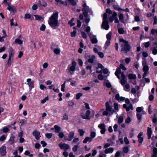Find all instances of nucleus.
Wrapping results in <instances>:
<instances>
[{
    "label": "nucleus",
    "instance_id": "f257e3e1",
    "mask_svg": "<svg viewBox=\"0 0 157 157\" xmlns=\"http://www.w3.org/2000/svg\"><path fill=\"white\" fill-rule=\"evenodd\" d=\"M58 13H53L50 17L48 21L49 25L53 29H56L59 25L58 21Z\"/></svg>",
    "mask_w": 157,
    "mask_h": 157
},
{
    "label": "nucleus",
    "instance_id": "f03ea898",
    "mask_svg": "<svg viewBox=\"0 0 157 157\" xmlns=\"http://www.w3.org/2000/svg\"><path fill=\"white\" fill-rule=\"evenodd\" d=\"M105 110L104 109H101L100 111V112L103 111L102 115L103 116H111L114 112V110L112 109V106L110 105L109 101H107L105 103Z\"/></svg>",
    "mask_w": 157,
    "mask_h": 157
},
{
    "label": "nucleus",
    "instance_id": "7ed1b4c3",
    "mask_svg": "<svg viewBox=\"0 0 157 157\" xmlns=\"http://www.w3.org/2000/svg\"><path fill=\"white\" fill-rule=\"evenodd\" d=\"M83 8L82 9V11L83 12V14L84 16L86 18L85 21L87 24L90 21V18L87 17L88 13H89V15H91L93 13L91 10L89 8V7L87 6L86 3L83 5Z\"/></svg>",
    "mask_w": 157,
    "mask_h": 157
},
{
    "label": "nucleus",
    "instance_id": "20e7f679",
    "mask_svg": "<svg viewBox=\"0 0 157 157\" xmlns=\"http://www.w3.org/2000/svg\"><path fill=\"white\" fill-rule=\"evenodd\" d=\"M124 100L127 104H123V108L125 109L127 111H128L130 110H132L134 109L132 104L130 103L129 100L128 98H125Z\"/></svg>",
    "mask_w": 157,
    "mask_h": 157
},
{
    "label": "nucleus",
    "instance_id": "39448f33",
    "mask_svg": "<svg viewBox=\"0 0 157 157\" xmlns=\"http://www.w3.org/2000/svg\"><path fill=\"white\" fill-rule=\"evenodd\" d=\"M102 27L106 30H108L109 28L108 24L107 14L105 13L103 16V21L101 25Z\"/></svg>",
    "mask_w": 157,
    "mask_h": 157
},
{
    "label": "nucleus",
    "instance_id": "423d86ee",
    "mask_svg": "<svg viewBox=\"0 0 157 157\" xmlns=\"http://www.w3.org/2000/svg\"><path fill=\"white\" fill-rule=\"evenodd\" d=\"M76 65V62L75 61H73L71 64L69 65L68 68L67 69V71L71 75H73L75 69Z\"/></svg>",
    "mask_w": 157,
    "mask_h": 157
},
{
    "label": "nucleus",
    "instance_id": "0eeeda50",
    "mask_svg": "<svg viewBox=\"0 0 157 157\" xmlns=\"http://www.w3.org/2000/svg\"><path fill=\"white\" fill-rule=\"evenodd\" d=\"M120 41L124 44H121L122 47H124V49H122V50H124L126 51H128L130 49V47L128 44V42L122 38L120 39Z\"/></svg>",
    "mask_w": 157,
    "mask_h": 157
},
{
    "label": "nucleus",
    "instance_id": "6e6552de",
    "mask_svg": "<svg viewBox=\"0 0 157 157\" xmlns=\"http://www.w3.org/2000/svg\"><path fill=\"white\" fill-rule=\"evenodd\" d=\"M121 69L123 70H126V68L122 64H120L119 67H118L117 69L115 74V75L117 77L118 79H120V77L119 76V75L121 73Z\"/></svg>",
    "mask_w": 157,
    "mask_h": 157
},
{
    "label": "nucleus",
    "instance_id": "1a4fd4ad",
    "mask_svg": "<svg viewBox=\"0 0 157 157\" xmlns=\"http://www.w3.org/2000/svg\"><path fill=\"white\" fill-rule=\"evenodd\" d=\"M59 146L61 149L63 150L64 151H66L70 148V146L68 144L64 143H60L59 144Z\"/></svg>",
    "mask_w": 157,
    "mask_h": 157
},
{
    "label": "nucleus",
    "instance_id": "9d476101",
    "mask_svg": "<svg viewBox=\"0 0 157 157\" xmlns=\"http://www.w3.org/2000/svg\"><path fill=\"white\" fill-rule=\"evenodd\" d=\"M26 82L29 87V90L31 91L32 89L34 87V81L32 80L31 78H28L27 79Z\"/></svg>",
    "mask_w": 157,
    "mask_h": 157
},
{
    "label": "nucleus",
    "instance_id": "9b49d317",
    "mask_svg": "<svg viewBox=\"0 0 157 157\" xmlns=\"http://www.w3.org/2000/svg\"><path fill=\"white\" fill-rule=\"evenodd\" d=\"M98 127L101 129L100 132L102 134H104L106 130V126L104 123H101L99 124Z\"/></svg>",
    "mask_w": 157,
    "mask_h": 157
},
{
    "label": "nucleus",
    "instance_id": "f8f14e48",
    "mask_svg": "<svg viewBox=\"0 0 157 157\" xmlns=\"http://www.w3.org/2000/svg\"><path fill=\"white\" fill-rule=\"evenodd\" d=\"M8 7L7 9L10 11L11 13H13L16 11V8L10 3H8Z\"/></svg>",
    "mask_w": 157,
    "mask_h": 157
},
{
    "label": "nucleus",
    "instance_id": "ddd939ff",
    "mask_svg": "<svg viewBox=\"0 0 157 157\" xmlns=\"http://www.w3.org/2000/svg\"><path fill=\"white\" fill-rule=\"evenodd\" d=\"M91 43L93 44H96L98 42V40L96 36L93 35L92 33H88Z\"/></svg>",
    "mask_w": 157,
    "mask_h": 157
},
{
    "label": "nucleus",
    "instance_id": "4468645a",
    "mask_svg": "<svg viewBox=\"0 0 157 157\" xmlns=\"http://www.w3.org/2000/svg\"><path fill=\"white\" fill-rule=\"evenodd\" d=\"M90 111L89 110H87L85 113L82 115V117L83 119L89 120L90 119Z\"/></svg>",
    "mask_w": 157,
    "mask_h": 157
},
{
    "label": "nucleus",
    "instance_id": "2eb2a0df",
    "mask_svg": "<svg viewBox=\"0 0 157 157\" xmlns=\"http://www.w3.org/2000/svg\"><path fill=\"white\" fill-rule=\"evenodd\" d=\"M121 78L120 82L122 85L124 86L126 84V82H127V80L125 76L123 73L121 74Z\"/></svg>",
    "mask_w": 157,
    "mask_h": 157
},
{
    "label": "nucleus",
    "instance_id": "dca6fc26",
    "mask_svg": "<svg viewBox=\"0 0 157 157\" xmlns=\"http://www.w3.org/2000/svg\"><path fill=\"white\" fill-rule=\"evenodd\" d=\"M104 68V67L101 64L98 63V67L96 68V72L98 73H101L102 72V70H103Z\"/></svg>",
    "mask_w": 157,
    "mask_h": 157
},
{
    "label": "nucleus",
    "instance_id": "f3484780",
    "mask_svg": "<svg viewBox=\"0 0 157 157\" xmlns=\"http://www.w3.org/2000/svg\"><path fill=\"white\" fill-rule=\"evenodd\" d=\"M143 71L144 72V73L143 75L144 77H145L147 76L148 72L149 70V67L147 65L143 66Z\"/></svg>",
    "mask_w": 157,
    "mask_h": 157
},
{
    "label": "nucleus",
    "instance_id": "a211bd4d",
    "mask_svg": "<svg viewBox=\"0 0 157 157\" xmlns=\"http://www.w3.org/2000/svg\"><path fill=\"white\" fill-rule=\"evenodd\" d=\"M143 132H140L138 135L137 137L138 139V142L141 144L143 141L144 139L141 137L143 135Z\"/></svg>",
    "mask_w": 157,
    "mask_h": 157
},
{
    "label": "nucleus",
    "instance_id": "6ab92c4d",
    "mask_svg": "<svg viewBox=\"0 0 157 157\" xmlns=\"http://www.w3.org/2000/svg\"><path fill=\"white\" fill-rule=\"evenodd\" d=\"M39 132L36 130L34 131L33 132V135L35 137L37 140H38L40 137Z\"/></svg>",
    "mask_w": 157,
    "mask_h": 157
},
{
    "label": "nucleus",
    "instance_id": "aec40b11",
    "mask_svg": "<svg viewBox=\"0 0 157 157\" xmlns=\"http://www.w3.org/2000/svg\"><path fill=\"white\" fill-rule=\"evenodd\" d=\"M0 153L2 156L6 155V147L2 146L0 148Z\"/></svg>",
    "mask_w": 157,
    "mask_h": 157
},
{
    "label": "nucleus",
    "instance_id": "412c9836",
    "mask_svg": "<svg viewBox=\"0 0 157 157\" xmlns=\"http://www.w3.org/2000/svg\"><path fill=\"white\" fill-rule=\"evenodd\" d=\"M116 99L119 102H121L125 99V98L120 97L119 94H117L115 96Z\"/></svg>",
    "mask_w": 157,
    "mask_h": 157
},
{
    "label": "nucleus",
    "instance_id": "4be33fe9",
    "mask_svg": "<svg viewBox=\"0 0 157 157\" xmlns=\"http://www.w3.org/2000/svg\"><path fill=\"white\" fill-rule=\"evenodd\" d=\"M114 151V149L113 147H110L106 148L104 150L105 153L108 154L112 153Z\"/></svg>",
    "mask_w": 157,
    "mask_h": 157
},
{
    "label": "nucleus",
    "instance_id": "5701e85b",
    "mask_svg": "<svg viewBox=\"0 0 157 157\" xmlns=\"http://www.w3.org/2000/svg\"><path fill=\"white\" fill-rule=\"evenodd\" d=\"M9 56L13 57L14 54V50L12 48H9Z\"/></svg>",
    "mask_w": 157,
    "mask_h": 157
},
{
    "label": "nucleus",
    "instance_id": "b1692460",
    "mask_svg": "<svg viewBox=\"0 0 157 157\" xmlns=\"http://www.w3.org/2000/svg\"><path fill=\"white\" fill-rule=\"evenodd\" d=\"M152 131L151 128H147V135L148 136V138L150 139L151 138Z\"/></svg>",
    "mask_w": 157,
    "mask_h": 157
},
{
    "label": "nucleus",
    "instance_id": "393cba45",
    "mask_svg": "<svg viewBox=\"0 0 157 157\" xmlns=\"http://www.w3.org/2000/svg\"><path fill=\"white\" fill-rule=\"evenodd\" d=\"M24 17L27 19H30L31 20H33L34 19L33 15H31L29 13L25 14Z\"/></svg>",
    "mask_w": 157,
    "mask_h": 157
},
{
    "label": "nucleus",
    "instance_id": "a878e982",
    "mask_svg": "<svg viewBox=\"0 0 157 157\" xmlns=\"http://www.w3.org/2000/svg\"><path fill=\"white\" fill-rule=\"evenodd\" d=\"M75 135V132H74L72 131L69 133L68 134L69 138L67 140L68 141H71L73 139L74 136Z\"/></svg>",
    "mask_w": 157,
    "mask_h": 157
},
{
    "label": "nucleus",
    "instance_id": "bb28decb",
    "mask_svg": "<svg viewBox=\"0 0 157 157\" xmlns=\"http://www.w3.org/2000/svg\"><path fill=\"white\" fill-rule=\"evenodd\" d=\"M117 13L115 12H113V15L112 16L110 17L109 21L110 22L113 21L116 18L117 16Z\"/></svg>",
    "mask_w": 157,
    "mask_h": 157
},
{
    "label": "nucleus",
    "instance_id": "cd10ccee",
    "mask_svg": "<svg viewBox=\"0 0 157 157\" xmlns=\"http://www.w3.org/2000/svg\"><path fill=\"white\" fill-rule=\"evenodd\" d=\"M124 90L128 92L130 91V85L128 83H126L124 86H123Z\"/></svg>",
    "mask_w": 157,
    "mask_h": 157
},
{
    "label": "nucleus",
    "instance_id": "c85d7f7f",
    "mask_svg": "<svg viewBox=\"0 0 157 157\" xmlns=\"http://www.w3.org/2000/svg\"><path fill=\"white\" fill-rule=\"evenodd\" d=\"M13 57L9 56L7 62V64L9 66H10L11 63L13 62Z\"/></svg>",
    "mask_w": 157,
    "mask_h": 157
},
{
    "label": "nucleus",
    "instance_id": "c756f323",
    "mask_svg": "<svg viewBox=\"0 0 157 157\" xmlns=\"http://www.w3.org/2000/svg\"><path fill=\"white\" fill-rule=\"evenodd\" d=\"M124 117V115L120 116L118 119V122L119 124H120L123 121Z\"/></svg>",
    "mask_w": 157,
    "mask_h": 157
},
{
    "label": "nucleus",
    "instance_id": "7c9ffc66",
    "mask_svg": "<svg viewBox=\"0 0 157 157\" xmlns=\"http://www.w3.org/2000/svg\"><path fill=\"white\" fill-rule=\"evenodd\" d=\"M93 140V139L89 137H86L83 141V143H86L88 141L90 142H91Z\"/></svg>",
    "mask_w": 157,
    "mask_h": 157
},
{
    "label": "nucleus",
    "instance_id": "2f4dec72",
    "mask_svg": "<svg viewBox=\"0 0 157 157\" xmlns=\"http://www.w3.org/2000/svg\"><path fill=\"white\" fill-rule=\"evenodd\" d=\"M40 5L39 6H43L44 7H46L47 6L48 4L46 2H45L43 1H39Z\"/></svg>",
    "mask_w": 157,
    "mask_h": 157
},
{
    "label": "nucleus",
    "instance_id": "473e14b6",
    "mask_svg": "<svg viewBox=\"0 0 157 157\" xmlns=\"http://www.w3.org/2000/svg\"><path fill=\"white\" fill-rule=\"evenodd\" d=\"M34 16L35 17V19L37 20L43 21V18L40 16L37 15H34Z\"/></svg>",
    "mask_w": 157,
    "mask_h": 157
},
{
    "label": "nucleus",
    "instance_id": "72a5a7b5",
    "mask_svg": "<svg viewBox=\"0 0 157 157\" xmlns=\"http://www.w3.org/2000/svg\"><path fill=\"white\" fill-rule=\"evenodd\" d=\"M54 129H55V132L56 133H59L61 129L60 127L57 125H55L54 126Z\"/></svg>",
    "mask_w": 157,
    "mask_h": 157
},
{
    "label": "nucleus",
    "instance_id": "f704fd0d",
    "mask_svg": "<svg viewBox=\"0 0 157 157\" xmlns=\"http://www.w3.org/2000/svg\"><path fill=\"white\" fill-rule=\"evenodd\" d=\"M119 18L121 22L124 23V17L122 14L121 13L119 15Z\"/></svg>",
    "mask_w": 157,
    "mask_h": 157
},
{
    "label": "nucleus",
    "instance_id": "c9c22d12",
    "mask_svg": "<svg viewBox=\"0 0 157 157\" xmlns=\"http://www.w3.org/2000/svg\"><path fill=\"white\" fill-rule=\"evenodd\" d=\"M143 107H138L136 109L137 113H140L141 112H143Z\"/></svg>",
    "mask_w": 157,
    "mask_h": 157
},
{
    "label": "nucleus",
    "instance_id": "e433bc0d",
    "mask_svg": "<svg viewBox=\"0 0 157 157\" xmlns=\"http://www.w3.org/2000/svg\"><path fill=\"white\" fill-rule=\"evenodd\" d=\"M153 150L154 154L152 156V157H157V148L155 147Z\"/></svg>",
    "mask_w": 157,
    "mask_h": 157
},
{
    "label": "nucleus",
    "instance_id": "4c0bfd02",
    "mask_svg": "<svg viewBox=\"0 0 157 157\" xmlns=\"http://www.w3.org/2000/svg\"><path fill=\"white\" fill-rule=\"evenodd\" d=\"M128 77L129 79H135L136 78V75L132 74H129L128 75Z\"/></svg>",
    "mask_w": 157,
    "mask_h": 157
},
{
    "label": "nucleus",
    "instance_id": "58836bf2",
    "mask_svg": "<svg viewBox=\"0 0 157 157\" xmlns=\"http://www.w3.org/2000/svg\"><path fill=\"white\" fill-rule=\"evenodd\" d=\"M94 59L95 57L94 56H92L88 59V62L91 63H92L94 62Z\"/></svg>",
    "mask_w": 157,
    "mask_h": 157
},
{
    "label": "nucleus",
    "instance_id": "ea45409f",
    "mask_svg": "<svg viewBox=\"0 0 157 157\" xmlns=\"http://www.w3.org/2000/svg\"><path fill=\"white\" fill-rule=\"evenodd\" d=\"M78 131L79 133V135L81 136H83L85 133V132L82 129H79L78 130Z\"/></svg>",
    "mask_w": 157,
    "mask_h": 157
},
{
    "label": "nucleus",
    "instance_id": "a19ab883",
    "mask_svg": "<svg viewBox=\"0 0 157 157\" xmlns=\"http://www.w3.org/2000/svg\"><path fill=\"white\" fill-rule=\"evenodd\" d=\"M15 42L19 44H22L23 41L19 39H16L15 40Z\"/></svg>",
    "mask_w": 157,
    "mask_h": 157
},
{
    "label": "nucleus",
    "instance_id": "79ce46f5",
    "mask_svg": "<svg viewBox=\"0 0 157 157\" xmlns=\"http://www.w3.org/2000/svg\"><path fill=\"white\" fill-rule=\"evenodd\" d=\"M74 20V18H72L70 21L68 22V23L71 26H74L75 25V23L73 22Z\"/></svg>",
    "mask_w": 157,
    "mask_h": 157
},
{
    "label": "nucleus",
    "instance_id": "37998d69",
    "mask_svg": "<svg viewBox=\"0 0 157 157\" xmlns=\"http://www.w3.org/2000/svg\"><path fill=\"white\" fill-rule=\"evenodd\" d=\"M136 116L138 119L140 121L142 118V115L140 113H136Z\"/></svg>",
    "mask_w": 157,
    "mask_h": 157
},
{
    "label": "nucleus",
    "instance_id": "c03bdc74",
    "mask_svg": "<svg viewBox=\"0 0 157 157\" xmlns=\"http://www.w3.org/2000/svg\"><path fill=\"white\" fill-rule=\"evenodd\" d=\"M100 154L99 155V157H106V155H105V153H104L102 151H100Z\"/></svg>",
    "mask_w": 157,
    "mask_h": 157
},
{
    "label": "nucleus",
    "instance_id": "a18cd8bd",
    "mask_svg": "<svg viewBox=\"0 0 157 157\" xmlns=\"http://www.w3.org/2000/svg\"><path fill=\"white\" fill-rule=\"evenodd\" d=\"M113 107L115 111H118L119 110V106L117 103H114L113 104Z\"/></svg>",
    "mask_w": 157,
    "mask_h": 157
},
{
    "label": "nucleus",
    "instance_id": "49530a36",
    "mask_svg": "<svg viewBox=\"0 0 157 157\" xmlns=\"http://www.w3.org/2000/svg\"><path fill=\"white\" fill-rule=\"evenodd\" d=\"M121 152L119 151L116 152L115 155V157H121Z\"/></svg>",
    "mask_w": 157,
    "mask_h": 157
},
{
    "label": "nucleus",
    "instance_id": "de8ad7c7",
    "mask_svg": "<svg viewBox=\"0 0 157 157\" xmlns=\"http://www.w3.org/2000/svg\"><path fill=\"white\" fill-rule=\"evenodd\" d=\"M66 82H64V83L61 85V90L63 92L65 91V88L66 85Z\"/></svg>",
    "mask_w": 157,
    "mask_h": 157
},
{
    "label": "nucleus",
    "instance_id": "09e8293b",
    "mask_svg": "<svg viewBox=\"0 0 157 157\" xmlns=\"http://www.w3.org/2000/svg\"><path fill=\"white\" fill-rule=\"evenodd\" d=\"M142 65L143 66L147 65V61L146 59L145 58H143Z\"/></svg>",
    "mask_w": 157,
    "mask_h": 157
},
{
    "label": "nucleus",
    "instance_id": "8fccbe9b",
    "mask_svg": "<svg viewBox=\"0 0 157 157\" xmlns=\"http://www.w3.org/2000/svg\"><path fill=\"white\" fill-rule=\"evenodd\" d=\"M73 28L75 29L73 32H71V35L72 37H75L76 35V32L75 31L76 28L74 27Z\"/></svg>",
    "mask_w": 157,
    "mask_h": 157
},
{
    "label": "nucleus",
    "instance_id": "3c124183",
    "mask_svg": "<svg viewBox=\"0 0 157 157\" xmlns=\"http://www.w3.org/2000/svg\"><path fill=\"white\" fill-rule=\"evenodd\" d=\"M112 33L111 32H109L106 35V38L107 40H110L111 39Z\"/></svg>",
    "mask_w": 157,
    "mask_h": 157
},
{
    "label": "nucleus",
    "instance_id": "603ef678",
    "mask_svg": "<svg viewBox=\"0 0 157 157\" xmlns=\"http://www.w3.org/2000/svg\"><path fill=\"white\" fill-rule=\"evenodd\" d=\"M68 116L67 114H65L63 116V118L62 120H68Z\"/></svg>",
    "mask_w": 157,
    "mask_h": 157
},
{
    "label": "nucleus",
    "instance_id": "864d4df0",
    "mask_svg": "<svg viewBox=\"0 0 157 157\" xmlns=\"http://www.w3.org/2000/svg\"><path fill=\"white\" fill-rule=\"evenodd\" d=\"M151 33L153 35H155V34H157V30L152 29L151 30Z\"/></svg>",
    "mask_w": 157,
    "mask_h": 157
},
{
    "label": "nucleus",
    "instance_id": "5fc2aeb1",
    "mask_svg": "<svg viewBox=\"0 0 157 157\" xmlns=\"http://www.w3.org/2000/svg\"><path fill=\"white\" fill-rule=\"evenodd\" d=\"M113 8L115 10H117L118 11L121 10V8H119V6L116 5H114L113 6Z\"/></svg>",
    "mask_w": 157,
    "mask_h": 157
},
{
    "label": "nucleus",
    "instance_id": "6e6d98bb",
    "mask_svg": "<svg viewBox=\"0 0 157 157\" xmlns=\"http://www.w3.org/2000/svg\"><path fill=\"white\" fill-rule=\"evenodd\" d=\"M47 138L50 139L52 138V134L51 133H47L45 135Z\"/></svg>",
    "mask_w": 157,
    "mask_h": 157
},
{
    "label": "nucleus",
    "instance_id": "4d7b16f0",
    "mask_svg": "<svg viewBox=\"0 0 157 157\" xmlns=\"http://www.w3.org/2000/svg\"><path fill=\"white\" fill-rule=\"evenodd\" d=\"M54 52L56 54H58L60 53V49L59 48H55L54 50Z\"/></svg>",
    "mask_w": 157,
    "mask_h": 157
},
{
    "label": "nucleus",
    "instance_id": "13d9d810",
    "mask_svg": "<svg viewBox=\"0 0 157 157\" xmlns=\"http://www.w3.org/2000/svg\"><path fill=\"white\" fill-rule=\"evenodd\" d=\"M96 132H92L90 134V136L93 139L96 136Z\"/></svg>",
    "mask_w": 157,
    "mask_h": 157
},
{
    "label": "nucleus",
    "instance_id": "bf43d9fd",
    "mask_svg": "<svg viewBox=\"0 0 157 157\" xmlns=\"http://www.w3.org/2000/svg\"><path fill=\"white\" fill-rule=\"evenodd\" d=\"M68 1L73 5H75L76 4V2L75 0H68Z\"/></svg>",
    "mask_w": 157,
    "mask_h": 157
},
{
    "label": "nucleus",
    "instance_id": "052dcab7",
    "mask_svg": "<svg viewBox=\"0 0 157 157\" xmlns=\"http://www.w3.org/2000/svg\"><path fill=\"white\" fill-rule=\"evenodd\" d=\"M100 48L99 46H97V48H94V51L96 53H98V51L100 50Z\"/></svg>",
    "mask_w": 157,
    "mask_h": 157
},
{
    "label": "nucleus",
    "instance_id": "680f3d73",
    "mask_svg": "<svg viewBox=\"0 0 157 157\" xmlns=\"http://www.w3.org/2000/svg\"><path fill=\"white\" fill-rule=\"evenodd\" d=\"M55 1L57 3V4L58 5L64 4V3L61 0H55Z\"/></svg>",
    "mask_w": 157,
    "mask_h": 157
},
{
    "label": "nucleus",
    "instance_id": "e2e57ef3",
    "mask_svg": "<svg viewBox=\"0 0 157 157\" xmlns=\"http://www.w3.org/2000/svg\"><path fill=\"white\" fill-rule=\"evenodd\" d=\"M46 28L45 26L43 24H42L40 28V30L42 31H44Z\"/></svg>",
    "mask_w": 157,
    "mask_h": 157
},
{
    "label": "nucleus",
    "instance_id": "0e129e2a",
    "mask_svg": "<svg viewBox=\"0 0 157 157\" xmlns=\"http://www.w3.org/2000/svg\"><path fill=\"white\" fill-rule=\"evenodd\" d=\"M82 94L81 93H78L76 94V98L77 99H79L82 96Z\"/></svg>",
    "mask_w": 157,
    "mask_h": 157
},
{
    "label": "nucleus",
    "instance_id": "69168bd1",
    "mask_svg": "<svg viewBox=\"0 0 157 157\" xmlns=\"http://www.w3.org/2000/svg\"><path fill=\"white\" fill-rule=\"evenodd\" d=\"M131 121V119L129 117H128L127 118H126L125 119V122L127 124L130 123Z\"/></svg>",
    "mask_w": 157,
    "mask_h": 157
},
{
    "label": "nucleus",
    "instance_id": "338daca9",
    "mask_svg": "<svg viewBox=\"0 0 157 157\" xmlns=\"http://www.w3.org/2000/svg\"><path fill=\"white\" fill-rule=\"evenodd\" d=\"M48 100V97H45L44 99L41 100V103L42 104L44 103L47 101Z\"/></svg>",
    "mask_w": 157,
    "mask_h": 157
},
{
    "label": "nucleus",
    "instance_id": "774afa93",
    "mask_svg": "<svg viewBox=\"0 0 157 157\" xmlns=\"http://www.w3.org/2000/svg\"><path fill=\"white\" fill-rule=\"evenodd\" d=\"M104 85H105L108 88H110L111 86V84L109 82H105Z\"/></svg>",
    "mask_w": 157,
    "mask_h": 157
}]
</instances>
